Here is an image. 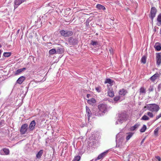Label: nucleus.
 Masks as SVG:
<instances>
[{"instance_id":"nucleus-42","label":"nucleus","mask_w":161,"mask_h":161,"mask_svg":"<svg viewBox=\"0 0 161 161\" xmlns=\"http://www.w3.org/2000/svg\"><path fill=\"white\" fill-rule=\"evenodd\" d=\"M18 83V84H20V77H19L18 80H17V81H16V83L15 84V85H16V84Z\"/></svg>"},{"instance_id":"nucleus-44","label":"nucleus","mask_w":161,"mask_h":161,"mask_svg":"<svg viewBox=\"0 0 161 161\" xmlns=\"http://www.w3.org/2000/svg\"><path fill=\"white\" fill-rule=\"evenodd\" d=\"M96 89L97 91L98 92H99L100 91V88L99 87H96Z\"/></svg>"},{"instance_id":"nucleus-24","label":"nucleus","mask_w":161,"mask_h":161,"mask_svg":"<svg viewBox=\"0 0 161 161\" xmlns=\"http://www.w3.org/2000/svg\"><path fill=\"white\" fill-rule=\"evenodd\" d=\"M139 125L138 124H136L134 125L133 126L131 127L130 128V131H132L135 130L136 129H137L138 127L139 126Z\"/></svg>"},{"instance_id":"nucleus-25","label":"nucleus","mask_w":161,"mask_h":161,"mask_svg":"<svg viewBox=\"0 0 161 161\" xmlns=\"http://www.w3.org/2000/svg\"><path fill=\"white\" fill-rule=\"evenodd\" d=\"M49 53L50 54L53 55L56 53V50L55 48H53L49 51Z\"/></svg>"},{"instance_id":"nucleus-54","label":"nucleus","mask_w":161,"mask_h":161,"mask_svg":"<svg viewBox=\"0 0 161 161\" xmlns=\"http://www.w3.org/2000/svg\"><path fill=\"white\" fill-rule=\"evenodd\" d=\"M1 47V46L0 45V48Z\"/></svg>"},{"instance_id":"nucleus-37","label":"nucleus","mask_w":161,"mask_h":161,"mask_svg":"<svg viewBox=\"0 0 161 161\" xmlns=\"http://www.w3.org/2000/svg\"><path fill=\"white\" fill-rule=\"evenodd\" d=\"M153 86H150L148 88V91L149 92H153Z\"/></svg>"},{"instance_id":"nucleus-32","label":"nucleus","mask_w":161,"mask_h":161,"mask_svg":"<svg viewBox=\"0 0 161 161\" xmlns=\"http://www.w3.org/2000/svg\"><path fill=\"white\" fill-rule=\"evenodd\" d=\"M11 55V53L10 52H5L3 54V55L5 57H8Z\"/></svg>"},{"instance_id":"nucleus-46","label":"nucleus","mask_w":161,"mask_h":161,"mask_svg":"<svg viewBox=\"0 0 161 161\" xmlns=\"http://www.w3.org/2000/svg\"><path fill=\"white\" fill-rule=\"evenodd\" d=\"M145 140V138H144L142 139V141L141 143V145L144 142Z\"/></svg>"},{"instance_id":"nucleus-22","label":"nucleus","mask_w":161,"mask_h":161,"mask_svg":"<svg viewBox=\"0 0 161 161\" xmlns=\"http://www.w3.org/2000/svg\"><path fill=\"white\" fill-rule=\"evenodd\" d=\"M43 153V150H41L36 154V157L37 158L39 159L41 158Z\"/></svg>"},{"instance_id":"nucleus-49","label":"nucleus","mask_w":161,"mask_h":161,"mask_svg":"<svg viewBox=\"0 0 161 161\" xmlns=\"http://www.w3.org/2000/svg\"><path fill=\"white\" fill-rule=\"evenodd\" d=\"M90 96V94H87V98H89V97Z\"/></svg>"},{"instance_id":"nucleus-29","label":"nucleus","mask_w":161,"mask_h":161,"mask_svg":"<svg viewBox=\"0 0 161 161\" xmlns=\"http://www.w3.org/2000/svg\"><path fill=\"white\" fill-rule=\"evenodd\" d=\"M147 129V127L145 125H143L142 128L140 129V131L142 132H144Z\"/></svg>"},{"instance_id":"nucleus-16","label":"nucleus","mask_w":161,"mask_h":161,"mask_svg":"<svg viewBox=\"0 0 161 161\" xmlns=\"http://www.w3.org/2000/svg\"><path fill=\"white\" fill-rule=\"evenodd\" d=\"M87 103L93 105L96 103V100L93 98L89 99L87 100Z\"/></svg>"},{"instance_id":"nucleus-21","label":"nucleus","mask_w":161,"mask_h":161,"mask_svg":"<svg viewBox=\"0 0 161 161\" xmlns=\"http://www.w3.org/2000/svg\"><path fill=\"white\" fill-rule=\"evenodd\" d=\"M140 95H144L146 92V89L143 87H141L140 89Z\"/></svg>"},{"instance_id":"nucleus-8","label":"nucleus","mask_w":161,"mask_h":161,"mask_svg":"<svg viewBox=\"0 0 161 161\" xmlns=\"http://www.w3.org/2000/svg\"><path fill=\"white\" fill-rule=\"evenodd\" d=\"M108 153V151H107L101 153L99 154L97 157L95 159L94 161H96L97 160L103 159L106 156L107 154Z\"/></svg>"},{"instance_id":"nucleus-19","label":"nucleus","mask_w":161,"mask_h":161,"mask_svg":"<svg viewBox=\"0 0 161 161\" xmlns=\"http://www.w3.org/2000/svg\"><path fill=\"white\" fill-rule=\"evenodd\" d=\"M56 51V53L59 54H61L64 52V48L60 47H57Z\"/></svg>"},{"instance_id":"nucleus-26","label":"nucleus","mask_w":161,"mask_h":161,"mask_svg":"<svg viewBox=\"0 0 161 161\" xmlns=\"http://www.w3.org/2000/svg\"><path fill=\"white\" fill-rule=\"evenodd\" d=\"M20 4V0H15L14 1V8L17 7L18 5Z\"/></svg>"},{"instance_id":"nucleus-6","label":"nucleus","mask_w":161,"mask_h":161,"mask_svg":"<svg viewBox=\"0 0 161 161\" xmlns=\"http://www.w3.org/2000/svg\"><path fill=\"white\" fill-rule=\"evenodd\" d=\"M157 12V9L154 7L152 8L150 14V17L151 19L152 22L153 21V18L155 16V15Z\"/></svg>"},{"instance_id":"nucleus-10","label":"nucleus","mask_w":161,"mask_h":161,"mask_svg":"<svg viewBox=\"0 0 161 161\" xmlns=\"http://www.w3.org/2000/svg\"><path fill=\"white\" fill-rule=\"evenodd\" d=\"M28 125L27 124L23 125L21 127V134H24L26 131Z\"/></svg>"},{"instance_id":"nucleus-45","label":"nucleus","mask_w":161,"mask_h":161,"mask_svg":"<svg viewBox=\"0 0 161 161\" xmlns=\"http://www.w3.org/2000/svg\"><path fill=\"white\" fill-rule=\"evenodd\" d=\"M24 90H25V93L24 94V95H25L27 93V87H26L25 88H24Z\"/></svg>"},{"instance_id":"nucleus-36","label":"nucleus","mask_w":161,"mask_h":161,"mask_svg":"<svg viewBox=\"0 0 161 161\" xmlns=\"http://www.w3.org/2000/svg\"><path fill=\"white\" fill-rule=\"evenodd\" d=\"M91 44L93 46H97L98 45V43L97 41H94L92 40L91 41Z\"/></svg>"},{"instance_id":"nucleus-5","label":"nucleus","mask_w":161,"mask_h":161,"mask_svg":"<svg viewBox=\"0 0 161 161\" xmlns=\"http://www.w3.org/2000/svg\"><path fill=\"white\" fill-rule=\"evenodd\" d=\"M61 35L64 37H69L71 36L73 33L72 31L68 30H61L60 31Z\"/></svg>"},{"instance_id":"nucleus-13","label":"nucleus","mask_w":161,"mask_h":161,"mask_svg":"<svg viewBox=\"0 0 161 161\" xmlns=\"http://www.w3.org/2000/svg\"><path fill=\"white\" fill-rule=\"evenodd\" d=\"M154 47L155 50L157 51H159L161 50V45L158 42H157L155 43Z\"/></svg>"},{"instance_id":"nucleus-20","label":"nucleus","mask_w":161,"mask_h":161,"mask_svg":"<svg viewBox=\"0 0 161 161\" xmlns=\"http://www.w3.org/2000/svg\"><path fill=\"white\" fill-rule=\"evenodd\" d=\"M127 93V92L126 90L122 89L119 90V95L125 96Z\"/></svg>"},{"instance_id":"nucleus-2","label":"nucleus","mask_w":161,"mask_h":161,"mask_svg":"<svg viewBox=\"0 0 161 161\" xmlns=\"http://www.w3.org/2000/svg\"><path fill=\"white\" fill-rule=\"evenodd\" d=\"M144 108L151 112H157L160 109L159 106L155 104H150L147 105L144 107Z\"/></svg>"},{"instance_id":"nucleus-18","label":"nucleus","mask_w":161,"mask_h":161,"mask_svg":"<svg viewBox=\"0 0 161 161\" xmlns=\"http://www.w3.org/2000/svg\"><path fill=\"white\" fill-rule=\"evenodd\" d=\"M134 133L132 132H129L126 134V141H128L130 138L133 136Z\"/></svg>"},{"instance_id":"nucleus-41","label":"nucleus","mask_w":161,"mask_h":161,"mask_svg":"<svg viewBox=\"0 0 161 161\" xmlns=\"http://www.w3.org/2000/svg\"><path fill=\"white\" fill-rule=\"evenodd\" d=\"M20 73V69H19L17 70L15 72V75H17L19 74Z\"/></svg>"},{"instance_id":"nucleus-23","label":"nucleus","mask_w":161,"mask_h":161,"mask_svg":"<svg viewBox=\"0 0 161 161\" xmlns=\"http://www.w3.org/2000/svg\"><path fill=\"white\" fill-rule=\"evenodd\" d=\"M108 94L109 96L110 97H113L114 96V91L112 90H110L109 89L108 91Z\"/></svg>"},{"instance_id":"nucleus-4","label":"nucleus","mask_w":161,"mask_h":161,"mask_svg":"<svg viewBox=\"0 0 161 161\" xmlns=\"http://www.w3.org/2000/svg\"><path fill=\"white\" fill-rule=\"evenodd\" d=\"M127 118V115L124 113L119 114V117L117 121L116 122V124L122 123L124 121L126 120Z\"/></svg>"},{"instance_id":"nucleus-7","label":"nucleus","mask_w":161,"mask_h":161,"mask_svg":"<svg viewBox=\"0 0 161 161\" xmlns=\"http://www.w3.org/2000/svg\"><path fill=\"white\" fill-rule=\"evenodd\" d=\"M69 44L70 45H74L78 43L77 40L72 37H70L68 39Z\"/></svg>"},{"instance_id":"nucleus-3","label":"nucleus","mask_w":161,"mask_h":161,"mask_svg":"<svg viewBox=\"0 0 161 161\" xmlns=\"http://www.w3.org/2000/svg\"><path fill=\"white\" fill-rule=\"evenodd\" d=\"M118 135L116 136V147H119L120 148L122 149L125 147V143L123 142V139L122 137L119 138L118 139Z\"/></svg>"},{"instance_id":"nucleus-34","label":"nucleus","mask_w":161,"mask_h":161,"mask_svg":"<svg viewBox=\"0 0 161 161\" xmlns=\"http://www.w3.org/2000/svg\"><path fill=\"white\" fill-rule=\"evenodd\" d=\"M112 81L110 79H106L105 81V83H108L110 84H111L112 83Z\"/></svg>"},{"instance_id":"nucleus-12","label":"nucleus","mask_w":161,"mask_h":161,"mask_svg":"<svg viewBox=\"0 0 161 161\" xmlns=\"http://www.w3.org/2000/svg\"><path fill=\"white\" fill-rule=\"evenodd\" d=\"M159 76V74L158 73H156L151 77L149 79L153 82H154V81L158 78Z\"/></svg>"},{"instance_id":"nucleus-53","label":"nucleus","mask_w":161,"mask_h":161,"mask_svg":"<svg viewBox=\"0 0 161 161\" xmlns=\"http://www.w3.org/2000/svg\"><path fill=\"white\" fill-rule=\"evenodd\" d=\"M93 159H92V160H91V161H93Z\"/></svg>"},{"instance_id":"nucleus-56","label":"nucleus","mask_w":161,"mask_h":161,"mask_svg":"<svg viewBox=\"0 0 161 161\" xmlns=\"http://www.w3.org/2000/svg\"><path fill=\"white\" fill-rule=\"evenodd\" d=\"M66 44L68 45V44L67 43H66Z\"/></svg>"},{"instance_id":"nucleus-43","label":"nucleus","mask_w":161,"mask_h":161,"mask_svg":"<svg viewBox=\"0 0 161 161\" xmlns=\"http://www.w3.org/2000/svg\"><path fill=\"white\" fill-rule=\"evenodd\" d=\"M156 158L158 160V161H161V159L159 156H157L156 157Z\"/></svg>"},{"instance_id":"nucleus-14","label":"nucleus","mask_w":161,"mask_h":161,"mask_svg":"<svg viewBox=\"0 0 161 161\" xmlns=\"http://www.w3.org/2000/svg\"><path fill=\"white\" fill-rule=\"evenodd\" d=\"M86 112L87 116L88 117V119H89L90 117L92 115V113L89 108L87 106L86 107Z\"/></svg>"},{"instance_id":"nucleus-39","label":"nucleus","mask_w":161,"mask_h":161,"mask_svg":"<svg viewBox=\"0 0 161 161\" xmlns=\"http://www.w3.org/2000/svg\"><path fill=\"white\" fill-rule=\"evenodd\" d=\"M160 117H161V113L160 114H159L158 115L156 116V119L154 120V121L158 119Z\"/></svg>"},{"instance_id":"nucleus-33","label":"nucleus","mask_w":161,"mask_h":161,"mask_svg":"<svg viewBox=\"0 0 161 161\" xmlns=\"http://www.w3.org/2000/svg\"><path fill=\"white\" fill-rule=\"evenodd\" d=\"M157 20L159 24H160L161 22V14H159L158 16L157 19Z\"/></svg>"},{"instance_id":"nucleus-38","label":"nucleus","mask_w":161,"mask_h":161,"mask_svg":"<svg viewBox=\"0 0 161 161\" xmlns=\"http://www.w3.org/2000/svg\"><path fill=\"white\" fill-rule=\"evenodd\" d=\"M120 97L119 96L115 97L114 98V100L115 101H117L119 100Z\"/></svg>"},{"instance_id":"nucleus-11","label":"nucleus","mask_w":161,"mask_h":161,"mask_svg":"<svg viewBox=\"0 0 161 161\" xmlns=\"http://www.w3.org/2000/svg\"><path fill=\"white\" fill-rule=\"evenodd\" d=\"M9 151L8 149L3 148L0 151V153L1 155H7L9 154Z\"/></svg>"},{"instance_id":"nucleus-40","label":"nucleus","mask_w":161,"mask_h":161,"mask_svg":"<svg viewBox=\"0 0 161 161\" xmlns=\"http://www.w3.org/2000/svg\"><path fill=\"white\" fill-rule=\"evenodd\" d=\"M25 78L23 76H21V84L25 80Z\"/></svg>"},{"instance_id":"nucleus-50","label":"nucleus","mask_w":161,"mask_h":161,"mask_svg":"<svg viewBox=\"0 0 161 161\" xmlns=\"http://www.w3.org/2000/svg\"><path fill=\"white\" fill-rule=\"evenodd\" d=\"M2 52V51L0 50V57H1V55Z\"/></svg>"},{"instance_id":"nucleus-48","label":"nucleus","mask_w":161,"mask_h":161,"mask_svg":"<svg viewBox=\"0 0 161 161\" xmlns=\"http://www.w3.org/2000/svg\"><path fill=\"white\" fill-rule=\"evenodd\" d=\"M112 49H110L109 50V51L110 52V53H112Z\"/></svg>"},{"instance_id":"nucleus-47","label":"nucleus","mask_w":161,"mask_h":161,"mask_svg":"<svg viewBox=\"0 0 161 161\" xmlns=\"http://www.w3.org/2000/svg\"><path fill=\"white\" fill-rule=\"evenodd\" d=\"M25 69V68H23L22 69H21V72L24 71V70Z\"/></svg>"},{"instance_id":"nucleus-1","label":"nucleus","mask_w":161,"mask_h":161,"mask_svg":"<svg viewBox=\"0 0 161 161\" xmlns=\"http://www.w3.org/2000/svg\"><path fill=\"white\" fill-rule=\"evenodd\" d=\"M99 111L96 112L95 115L97 116H101L103 114V113L106 112L110 108V107L107 106L106 103H102L98 106Z\"/></svg>"},{"instance_id":"nucleus-51","label":"nucleus","mask_w":161,"mask_h":161,"mask_svg":"<svg viewBox=\"0 0 161 161\" xmlns=\"http://www.w3.org/2000/svg\"><path fill=\"white\" fill-rule=\"evenodd\" d=\"M25 0H21V3L24 2Z\"/></svg>"},{"instance_id":"nucleus-30","label":"nucleus","mask_w":161,"mask_h":161,"mask_svg":"<svg viewBox=\"0 0 161 161\" xmlns=\"http://www.w3.org/2000/svg\"><path fill=\"white\" fill-rule=\"evenodd\" d=\"M146 57L145 56H143L141 58V61L142 63L145 64L146 63Z\"/></svg>"},{"instance_id":"nucleus-31","label":"nucleus","mask_w":161,"mask_h":161,"mask_svg":"<svg viewBox=\"0 0 161 161\" xmlns=\"http://www.w3.org/2000/svg\"><path fill=\"white\" fill-rule=\"evenodd\" d=\"M80 158V157L79 155L75 156L73 159V161H79Z\"/></svg>"},{"instance_id":"nucleus-17","label":"nucleus","mask_w":161,"mask_h":161,"mask_svg":"<svg viewBox=\"0 0 161 161\" xmlns=\"http://www.w3.org/2000/svg\"><path fill=\"white\" fill-rule=\"evenodd\" d=\"M96 8L98 10H104L106 9L105 7L104 6L100 4H98L97 5Z\"/></svg>"},{"instance_id":"nucleus-15","label":"nucleus","mask_w":161,"mask_h":161,"mask_svg":"<svg viewBox=\"0 0 161 161\" xmlns=\"http://www.w3.org/2000/svg\"><path fill=\"white\" fill-rule=\"evenodd\" d=\"M35 125L36 122L35 120H33L31 122L29 125V128L31 130H33L34 129Z\"/></svg>"},{"instance_id":"nucleus-55","label":"nucleus","mask_w":161,"mask_h":161,"mask_svg":"<svg viewBox=\"0 0 161 161\" xmlns=\"http://www.w3.org/2000/svg\"><path fill=\"white\" fill-rule=\"evenodd\" d=\"M23 91H24V89L23 90L22 92H23Z\"/></svg>"},{"instance_id":"nucleus-28","label":"nucleus","mask_w":161,"mask_h":161,"mask_svg":"<svg viewBox=\"0 0 161 161\" xmlns=\"http://www.w3.org/2000/svg\"><path fill=\"white\" fill-rule=\"evenodd\" d=\"M160 129L159 127H158L155 129L154 130V134L156 136H158V131Z\"/></svg>"},{"instance_id":"nucleus-52","label":"nucleus","mask_w":161,"mask_h":161,"mask_svg":"<svg viewBox=\"0 0 161 161\" xmlns=\"http://www.w3.org/2000/svg\"><path fill=\"white\" fill-rule=\"evenodd\" d=\"M19 30H18V32L19 33Z\"/></svg>"},{"instance_id":"nucleus-27","label":"nucleus","mask_w":161,"mask_h":161,"mask_svg":"<svg viewBox=\"0 0 161 161\" xmlns=\"http://www.w3.org/2000/svg\"><path fill=\"white\" fill-rule=\"evenodd\" d=\"M141 119L143 120H148L149 119V118L147 116L144 115L141 118Z\"/></svg>"},{"instance_id":"nucleus-35","label":"nucleus","mask_w":161,"mask_h":161,"mask_svg":"<svg viewBox=\"0 0 161 161\" xmlns=\"http://www.w3.org/2000/svg\"><path fill=\"white\" fill-rule=\"evenodd\" d=\"M147 114L150 118H152L153 117L154 115L152 112H148L147 113Z\"/></svg>"},{"instance_id":"nucleus-9","label":"nucleus","mask_w":161,"mask_h":161,"mask_svg":"<svg viewBox=\"0 0 161 161\" xmlns=\"http://www.w3.org/2000/svg\"><path fill=\"white\" fill-rule=\"evenodd\" d=\"M156 59L157 65L159 66L161 63V54L160 53H156Z\"/></svg>"}]
</instances>
